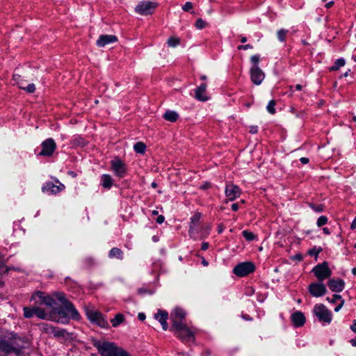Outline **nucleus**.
Returning <instances> with one entry per match:
<instances>
[{
    "mask_svg": "<svg viewBox=\"0 0 356 356\" xmlns=\"http://www.w3.org/2000/svg\"><path fill=\"white\" fill-rule=\"evenodd\" d=\"M165 220V217L162 215H160L156 218V222L159 224H162Z\"/></svg>",
    "mask_w": 356,
    "mask_h": 356,
    "instance_id": "nucleus-49",
    "label": "nucleus"
},
{
    "mask_svg": "<svg viewBox=\"0 0 356 356\" xmlns=\"http://www.w3.org/2000/svg\"><path fill=\"white\" fill-rule=\"evenodd\" d=\"M291 321L295 327H301L305 323V318L302 312L298 311L291 315Z\"/></svg>",
    "mask_w": 356,
    "mask_h": 356,
    "instance_id": "nucleus-22",
    "label": "nucleus"
},
{
    "mask_svg": "<svg viewBox=\"0 0 356 356\" xmlns=\"http://www.w3.org/2000/svg\"><path fill=\"white\" fill-rule=\"evenodd\" d=\"M51 334L56 338L67 339L69 335V333L65 329L54 327Z\"/></svg>",
    "mask_w": 356,
    "mask_h": 356,
    "instance_id": "nucleus-24",
    "label": "nucleus"
},
{
    "mask_svg": "<svg viewBox=\"0 0 356 356\" xmlns=\"http://www.w3.org/2000/svg\"><path fill=\"white\" fill-rule=\"evenodd\" d=\"M88 318L102 328L108 327V323L102 313L97 310L88 309L86 311Z\"/></svg>",
    "mask_w": 356,
    "mask_h": 356,
    "instance_id": "nucleus-7",
    "label": "nucleus"
},
{
    "mask_svg": "<svg viewBox=\"0 0 356 356\" xmlns=\"http://www.w3.org/2000/svg\"><path fill=\"white\" fill-rule=\"evenodd\" d=\"M94 346L101 356H131L127 351L114 342L99 340L94 343Z\"/></svg>",
    "mask_w": 356,
    "mask_h": 356,
    "instance_id": "nucleus-3",
    "label": "nucleus"
},
{
    "mask_svg": "<svg viewBox=\"0 0 356 356\" xmlns=\"http://www.w3.org/2000/svg\"><path fill=\"white\" fill-rule=\"evenodd\" d=\"M138 318L140 321H144L145 319V314L144 313H139Z\"/></svg>",
    "mask_w": 356,
    "mask_h": 356,
    "instance_id": "nucleus-54",
    "label": "nucleus"
},
{
    "mask_svg": "<svg viewBox=\"0 0 356 356\" xmlns=\"http://www.w3.org/2000/svg\"><path fill=\"white\" fill-rule=\"evenodd\" d=\"M193 7V5L191 2L187 1L185 3V4L182 6V10L185 12L189 11L191 9H192Z\"/></svg>",
    "mask_w": 356,
    "mask_h": 356,
    "instance_id": "nucleus-46",
    "label": "nucleus"
},
{
    "mask_svg": "<svg viewBox=\"0 0 356 356\" xmlns=\"http://www.w3.org/2000/svg\"><path fill=\"white\" fill-rule=\"evenodd\" d=\"M117 40V37L113 35H102L97 40V45L99 47H103L108 44L116 42Z\"/></svg>",
    "mask_w": 356,
    "mask_h": 356,
    "instance_id": "nucleus-20",
    "label": "nucleus"
},
{
    "mask_svg": "<svg viewBox=\"0 0 356 356\" xmlns=\"http://www.w3.org/2000/svg\"><path fill=\"white\" fill-rule=\"evenodd\" d=\"M201 217L202 214L199 212H197L191 218L188 233L190 237L193 238L194 240H197V237L196 236V231L197 230L198 224Z\"/></svg>",
    "mask_w": 356,
    "mask_h": 356,
    "instance_id": "nucleus-16",
    "label": "nucleus"
},
{
    "mask_svg": "<svg viewBox=\"0 0 356 356\" xmlns=\"http://www.w3.org/2000/svg\"><path fill=\"white\" fill-rule=\"evenodd\" d=\"M351 330L356 333V320H354L353 322V325L350 326Z\"/></svg>",
    "mask_w": 356,
    "mask_h": 356,
    "instance_id": "nucleus-52",
    "label": "nucleus"
},
{
    "mask_svg": "<svg viewBox=\"0 0 356 356\" xmlns=\"http://www.w3.org/2000/svg\"><path fill=\"white\" fill-rule=\"evenodd\" d=\"M72 144L77 146H84L86 143L84 139L81 136H75L72 140Z\"/></svg>",
    "mask_w": 356,
    "mask_h": 356,
    "instance_id": "nucleus-37",
    "label": "nucleus"
},
{
    "mask_svg": "<svg viewBox=\"0 0 356 356\" xmlns=\"http://www.w3.org/2000/svg\"><path fill=\"white\" fill-rule=\"evenodd\" d=\"M186 312L181 308H175L170 314V318L172 322V328L181 326L184 324L183 320L185 318Z\"/></svg>",
    "mask_w": 356,
    "mask_h": 356,
    "instance_id": "nucleus-15",
    "label": "nucleus"
},
{
    "mask_svg": "<svg viewBox=\"0 0 356 356\" xmlns=\"http://www.w3.org/2000/svg\"><path fill=\"white\" fill-rule=\"evenodd\" d=\"M31 300H33L35 302V305H46L51 309L56 307L55 299L44 292L37 291L33 294Z\"/></svg>",
    "mask_w": 356,
    "mask_h": 356,
    "instance_id": "nucleus-4",
    "label": "nucleus"
},
{
    "mask_svg": "<svg viewBox=\"0 0 356 356\" xmlns=\"http://www.w3.org/2000/svg\"><path fill=\"white\" fill-rule=\"evenodd\" d=\"M207 23L201 18L198 19L195 22V27L197 29H202L206 27Z\"/></svg>",
    "mask_w": 356,
    "mask_h": 356,
    "instance_id": "nucleus-43",
    "label": "nucleus"
},
{
    "mask_svg": "<svg viewBox=\"0 0 356 356\" xmlns=\"http://www.w3.org/2000/svg\"><path fill=\"white\" fill-rule=\"evenodd\" d=\"M124 321V316L122 314H118L115 316V317L111 320L112 323V326L114 327L120 325Z\"/></svg>",
    "mask_w": 356,
    "mask_h": 356,
    "instance_id": "nucleus-29",
    "label": "nucleus"
},
{
    "mask_svg": "<svg viewBox=\"0 0 356 356\" xmlns=\"http://www.w3.org/2000/svg\"><path fill=\"white\" fill-rule=\"evenodd\" d=\"M168 44L170 47H175L180 43V40L177 37H170L167 42Z\"/></svg>",
    "mask_w": 356,
    "mask_h": 356,
    "instance_id": "nucleus-36",
    "label": "nucleus"
},
{
    "mask_svg": "<svg viewBox=\"0 0 356 356\" xmlns=\"http://www.w3.org/2000/svg\"><path fill=\"white\" fill-rule=\"evenodd\" d=\"M163 118L165 120L173 122L178 119L179 115L177 112L174 111H167L163 114Z\"/></svg>",
    "mask_w": 356,
    "mask_h": 356,
    "instance_id": "nucleus-28",
    "label": "nucleus"
},
{
    "mask_svg": "<svg viewBox=\"0 0 356 356\" xmlns=\"http://www.w3.org/2000/svg\"><path fill=\"white\" fill-rule=\"evenodd\" d=\"M309 207L316 213H321L325 209L323 204L315 205L313 203H309Z\"/></svg>",
    "mask_w": 356,
    "mask_h": 356,
    "instance_id": "nucleus-38",
    "label": "nucleus"
},
{
    "mask_svg": "<svg viewBox=\"0 0 356 356\" xmlns=\"http://www.w3.org/2000/svg\"><path fill=\"white\" fill-rule=\"evenodd\" d=\"M346 64V60L344 58H338L337 60H336V61L334 62V64L330 67V71H337L338 70L340 67L344 66Z\"/></svg>",
    "mask_w": 356,
    "mask_h": 356,
    "instance_id": "nucleus-31",
    "label": "nucleus"
},
{
    "mask_svg": "<svg viewBox=\"0 0 356 356\" xmlns=\"http://www.w3.org/2000/svg\"><path fill=\"white\" fill-rule=\"evenodd\" d=\"M19 88L26 90L29 93H33L35 90V86L33 83H29L27 86L19 85Z\"/></svg>",
    "mask_w": 356,
    "mask_h": 356,
    "instance_id": "nucleus-39",
    "label": "nucleus"
},
{
    "mask_svg": "<svg viewBox=\"0 0 356 356\" xmlns=\"http://www.w3.org/2000/svg\"><path fill=\"white\" fill-rule=\"evenodd\" d=\"M24 310V316L26 318H30L35 315V306H33L32 308L25 307L23 309Z\"/></svg>",
    "mask_w": 356,
    "mask_h": 356,
    "instance_id": "nucleus-33",
    "label": "nucleus"
},
{
    "mask_svg": "<svg viewBox=\"0 0 356 356\" xmlns=\"http://www.w3.org/2000/svg\"><path fill=\"white\" fill-rule=\"evenodd\" d=\"M225 193L229 200L233 201L241 195V191L238 186L229 184L226 185Z\"/></svg>",
    "mask_w": 356,
    "mask_h": 356,
    "instance_id": "nucleus-18",
    "label": "nucleus"
},
{
    "mask_svg": "<svg viewBox=\"0 0 356 356\" xmlns=\"http://www.w3.org/2000/svg\"><path fill=\"white\" fill-rule=\"evenodd\" d=\"M252 46L249 44H245V45H240L238 47V49H244V50H247V49H252Z\"/></svg>",
    "mask_w": 356,
    "mask_h": 356,
    "instance_id": "nucleus-47",
    "label": "nucleus"
},
{
    "mask_svg": "<svg viewBox=\"0 0 356 356\" xmlns=\"http://www.w3.org/2000/svg\"><path fill=\"white\" fill-rule=\"evenodd\" d=\"M54 296L61 302L62 307H55L49 314V320L58 323L67 324L70 315L73 320L79 321L81 316L73 304L68 301L65 294L61 292L54 293Z\"/></svg>",
    "mask_w": 356,
    "mask_h": 356,
    "instance_id": "nucleus-1",
    "label": "nucleus"
},
{
    "mask_svg": "<svg viewBox=\"0 0 356 356\" xmlns=\"http://www.w3.org/2000/svg\"><path fill=\"white\" fill-rule=\"evenodd\" d=\"M232 209L234 211H236L238 209V205L237 203H234L232 204Z\"/></svg>",
    "mask_w": 356,
    "mask_h": 356,
    "instance_id": "nucleus-56",
    "label": "nucleus"
},
{
    "mask_svg": "<svg viewBox=\"0 0 356 356\" xmlns=\"http://www.w3.org/2000/svg\"><path fill=\"white\" fill-rule=\"evenodd\" d=\"M300 161L302 164H307L309 162V159L306 157H302L300 159Z\"/></svg>",
    "mask_w": 356,
    "mask_h": 356,
    "instance_id": "nucleus-53",
    "label": "nucleus"
},
{
    "mask_svg": "<svg viewBox=\"0 0 356 356\" xmlns=\"http://www.w3.org/2000/svg\"><path fill=\"white\" fill-rule=\"evenodd\" d=\"M56 181L58 184V185L54 184L51 181L44 183L42 187V191L49 195H56L63 191L65 189V186L59 182L58 179H56Z\"/></svg>",
    "mask_w": 356,
    "mask_h": 356,
    "instance_id": "nucleus-12",
    "label": "nucleus"
},
{
    "mask_svg": "<svg viewBox=\"0 0 356 356\" xmlns=\"http://www.w3.org/2000/svg\"><path fill=\"white\" fill-rule=\"evenodd\" d=\"M326 300H327L328 302H331V303H335V302H337V300H342V299H341V296H339V295H337V294H334V295L332 296V298H330L327 297V298H326Z\"/></svg>",
    "mask_w": 356,
    "mask_h": 356,
    "instance_id": "nucleus-45",
    "label": "nucleus"
},
{
    "mask_svg": "<svg viewBox=\"0 0 356 356\" xmlns=\"http://www.w3.org/2000/svg\"><path fill=\"white\" fill-rule=\"evenodd\" d=\"M295 87L297 90H301L302 88V86L300 84H297Z\"/></svg>",
    "mask_w": 356,
    "mask_h": 356,
    "instance_id": "nucleus-61",
    "label": "nucleus"
},
{
    "mask_svg": "<svg viewBox=\"0 0 356 356\" xmlns=\"http://www.w3.org/2000/svg\"><path fill=\"white\" fill-rule=\"evenodd\" d=\"M207 87V86L206 83H202L195 90V97L197 100L201 102H205L208 100V97L205 93Z\"/></svg>",
    "mask_w": 356,
    "mask_h": 356,
    "instance_id": "nucleus-21",
    "label": "nucleus"
},
{
    "mask_svg": "<svg viewBox=\"0 0 356 356\" xmlns=\"http://www.w3.org/2000/svg\"><path fill=\"white\" fill-rule=\"evenodd\" d=\"M40 305H35V315L40 319L49 320V314H48L43 309L39 307Z\"/></svg>",
    "mask_w": 356,
    "mask_h": 356,
    "instance_id": "nucleus-26",
    "label": "nucleus"
},
{
    "mask_svg": "<svg viewBox=\"0 0 356 356\" xmlns=\"http://www.w3.org/2000/svg\"><path fill=\"white\" fill-rule=\"evenodd\" d=\"M111 165L112 170L116 176L120 178L124 177L127 172V168L124 162L120 159L115 158L111 161Z\"/></svg>",
    "mask_w": 356,
    "mask_h": 356,
    "instance_id": "nucleus-14",
    "label": "nucleus"
},
{
    "mask_svg": "<svg viewBox=\"0 0 356 356\" xmlns=\"http://www.w3.org/2000/svg\"><path fill=\"white\" fill-rule=\"evenodd\" d=\"M246 41H247V38H246L245 37H242V38H241V42L242 43H245Z\"/></svg>",
    "mask_w": 356,
    "mask_h": 356,
    "instance_id": "nucleus-63",
    "label": "nucleus"
},
{
    "mask_svg": "<svg viewBox=\"0 0 356 356\" xmlns=\"http://www.w3.org/2000/svg\"><path fill=\"white\" fill-rule=\"evenodd\" d=\"M134 149L137 153L143 154L145 152L146 146L143 143L138 142L134 145Z\"/></svg>",
    "mask_w": 356,
    "mask_h": 356,
    "instance_id": "nucleus-32",
    "label": "nucleus"
},
{
    "mask_svg": "<svg viewBox=\"0 0 356 356\" xmlns=\"http://www.w3.org/2000/svg\"><path fill=\"white\" fill-rule=\"evenodd\" d=\"M209 245L207 242H203L202 243L201 249L202 250H207L209 248Z\"/></svg>",
    "mask_w": 356,
    "mask_h": 356,
    "instance_id": "nucleus-50",
    "label": "nucleus"
},
{
    "mask_svg": "<svg viewBox=\"0 0 356 356\" xmlns=\"http://www.w3.org/2000/svg\"><path fill=\"white\" fill-rule=\"evenodd\" d=\"M178 337L184 342L193 341L195 339L193 332L185 325H181L172 328Z\"/></svg>",
    "mask_w": 356,
    "mask_h": 356,
    "instance_id": "nucleus-9",
    "label": "nucleus"
},
{
    "mask_svg": "<svg viewBox=\"0 0 356 356\" xmlns=\"http://www.w3.org/2000/svg\"><path fill=\"white\" fill-rule=\"evenodd\" d=\"M13 80L17 84V82H19L21 81V76L19 74H14L13 75Z\"/></svg>",
    "mask_w": 356,
    "mask_h": 356,
    "instance_id": "nucleus-51",
    "label": "nucleus"
},
{
    "mask_svg": "<svg viewBox=\"0 0 356 356\" xmlns=\"http://www.w3.org/2000/svg\"><path fill=\"white\" fill-rule=\"evenodd\" d=\"M275 102L274 100H270L267 106H266V109L268 111V113H270V114H274L275 113Z\"/></svg>",
    "mask_w": 356,
    "mask_h": 356,
    "instance_id": "nucleus-41",
    "label": "nucleus"
},
{
    "mask_svg": "<svg viewBox=\"0 0 356 356\" xmlns=\"http://www.w3.org/2000/svg\"><path fill=\"white\" fill-rule=\"evenodd\" d=\"M251 81L255 85H260L265 78L264 72L259 66L252 67L250 70Z\"/></svg>",
    "mask_w": 356,
    "mask_h": 356,
    "instance_id": "nucleus-17",
    "label": "nucleus"
},
{
    "mask_svg": "<svg viewBox=\"0 0 356 356\" xmlns=\"http://www.w3.org/2000/svg\"><path fill=\"white\" fill-rule=\"evenodd\" d=\"M334 1H330L325 5V7L327 8H330L334 5Z\"/></svg>",
    "mask_w": 356,
    "mask_h": 356,
    "instance_id": "nucleus-55",
    "label": "nucleus"
},
{
    "mask_svg": "<svg viewBox=\"0 0 356 356\" xmlns=\"http://www.w3.org/2000/svg\"><path fill=\"white\" fill-rule=\"evenodd\" d=\"M323 232L326 235L330 234V229L327 227H323Z\"/></svg>",
    "mask_w": 356,
    "mask_h": 356,
    "instance_id": "nucleus-59",
    "label": "nucleus"
},
{
    "mask_svg": "<svg viewBox=\"0 0 356 356\" xmlns=\"http://www.w3.org/2000/svg\"><path fill=\"white\" fill-rule=\"evenodd\" d=\"M202 264L204 266H207L209 265L208 262L205 260V259H202Z\"/></svg>",
    "mask_w": 356,
    "mask_h": 356,
    "instance_id": "nucleus-62",
    "label": "nucleus"
},
{
    "mask_svg": "<svg viewBox=\"0 0 356 356\" xmlns=\"http://www.w3.org/2000/svg\"><path fill=\"white\" fill-rule=\"evenodd\" d=\"M328 218L325 216H321L316 221V225L321 227L327 223Z\"/></svg>",
    "mask_w": 356,
    "mask_h": 356,
    "instance_id": "nucleus-40",
    "label": "nucleus"
},
{
    "mask_svg": "<svg viewBox=\"0 0 356 356\" xmlns=\"http://www.w3.org/2000/svg\"><path fill=\"white\" fill-rule=\"evenodd\" d=\"M288 30L284 29L278 30L277 32L278 40L282 42H284L286 40V35L288 33Z\"/></svg>",
    "mask_w": 356,
    "mask_h": 356,
    "instance_id": "nucleus-35",
    "label": "nucleus"
},
{
    "mask_svg": "<svg viewBox=\"0 0 356 356\" xmlns=\"http://www.w3.org/2000/svg\"><path fill=\"white\" fill-rule=\"evenodd\" d=\"M24 348L22 341L12 332L0 330V354H18Z\"/></svg>",
    "mask_w": 356,
    "mask_h": 356,
    "instance_id": "nucleus-2",
    "label": "nucleus"
},
{
    "mask_svg": "<svg viewBox=\"0 0 356 356\" xmlns=\"http://www.w3.org/2000/svg\"><path fill=\"white\" fill-rule=\"evenodd\" d=\"M102 184L104 188L109 189L113 185V179L111 175L104 174L101 177Z\"/></svg>",
    "mask_w": 356,
    "mask_h": 356,
    "instance_id": "nucleus-25",
    "label": "nucleus"
},
{
    "mask_svg": "<svg viewBox=\"0 0 356 356\" xmlns=\"http://www.w3.org/2000/svg\"><path fill=\"white\" fill-rule=\"evenodd\" d=\"M343 304H344V300H341V302L339 303V305H338L334 308V312H338L341 309V307H343Z\"/></svg>",
    "mask_w": 356,
    "mask_h": 356,
    "instance_id": "nucleus-48",
    "label": "nucleus"
},
{
    "mask_svg": "<svg viewBox=\"0 0 356 356\" xmlns=\"http://www.w3.org/2000/svg\"><path fill=\"white\" fill-rule=\"evenodd\" d=\"M54 327L51 325H49L47 323H42L40 325V330L44 332V333H47V334H51L53 330H54Z\"/></svg>",
    "mask_w": 356,
    "mask_h": 356,
    "instance_id": "nucleus-34",
    "label": "nucleus"
},
{
    "mask_svg": "<svg viewBox=\"0 0 356 356\" xmlns=\"http://www.w3.org/2000/svg\"><path fill=\"white\" fill-rule=\"evenodd\" d=\"M327 285L331 291L338 293L343 290L345 283L341 279H330Z\"/></svg>",
    "mask_w": 356,
    "mask_h": 356,
    "instance_id": "nucleus-19",
    "label": "nucleus"
},
{
    "mask_svg": "<svg viewBox=\"0 0 356 356\" xmlns=\"http://www.w3.org/2000/svg\"><path fill=\"white\" fill-rule=\"evenodd\" d=\"M157 6V3L152 1H141L136 7L135 10L137 13L142 15L152 14Z\"/></svg>",
    "mask_w": 356,
    "mask_h": 356,
    "instance_id": "nucleus-11",
    "label": "nucleus"
},
{
    "mask_svg": "<svg viewBox=\"0 0 356 356\" xmlns=\"http://www.w3.org/2000/svg\"><path fill=\"white\" fill-rule=\"evenodd\" d=\"M242 235L247 241H252L254 238V234L248 230L243 231Z\"/></svg>",
    "mask_w": 356,
    "mask_h": 356,
    "instance_id": "nucleus-42",
    "label": "nucleus"
},
{
    "mask_svg": "<svg viewBox=\"0 0 356 356\" xmlns=\"http://www.w3.org/2000/svg\"><path fill=\"white\" fill-rule=\"evenodd\" d=\"M308 291L310 295L315 298L322 297L326 294L327 290L323 282H312L308 286Z\"/></svg>",
    "mask_w": 356,
    "mask_h": 356,
    "instance_id": "nucleus-10",
    "label": "nucleus"
},
{
    "mask_svg": "<svg viewBox=\"0 0 356 356\" xmlns=\"http://www.w3.org/2000/svg\"><path fill=\"white\" fill-rule=\"evenodd\" d=\"M257 131H258L257 127H252L250 130V131L252 134H256V133H257Z\"/></svg>",
    "mask_w": 356,
    "mask_h": 356,
    "instance_id": "nucleus-58",
    "label": "nucleus"
},
{
    "mask_svg": "<svg viewBox=\"0 0 356 356\" xmlns=\"http://www.w3.org/2000/svg\"><path fill=\"white\" fill-rule=\"evenodd\" d=\"M250 60H251L252 63L253 64L252 67L259 66L258 64L260 60L259 56L254 55V56H251Z\"/></svg>",
    "mask_w": 356,
    "mask_h": 356,
    "instance_id": "nucleus-44",
    "label": "nucleus"
},
{
    "mask_svg": "<svg viewBox=\"0 0 356 356\" xmlns=\"http://www.w3.org/2000/svg\"><path fill=\"white\" fill-rule=\"evenodd\" d=\"M350 228L352 229H355L356 228V217L353 220L351 225H350Z\"/></svg>",
    "mask_w": 356,
    "mask_h": 356,
    "instance_id": "nucleus-57",
    "label": "nucleus"
},
{
    "mask_svg": "<svg viewBox=\"0 0 356 356\" xmlns=\"http://www.w3.org/2000/svg\"><path fill=\"white\" fill-rule=\"evenodd\" d=\"M41 147L42 150L39 153V155L50 156L54 154L56 148V145L52 138H47L42 143Z\"/></svg>",
    "mask_w": 356,
    "mask_h": 356,
    "instance_id": "nucleus-13",
    "label": "nucleus"
},
{
    "mask_svg": "<svg viewBox=\"0 0 356 356\" xmlns=\"http://www.w3.org/2000/svg\"><path fill=\"white\" fill-rule=\"evenodd\" d=\"M312 272L319 282H323L325 280L330 278L332 275V270L329 268L328 263L326 261L314 266Z\"/></svg>",
    "mask_w": 356,
    "mask_h": 356,
    "instance_id": "nucleus-5",
    "label": "nucleus"
},
{
    "mask_svg": "<svg viewBox=\"0 0 356 356\" xmlns=\"http://www.w3.org/2000/svg\"><path fill=\"white\" fill-rule=\"evenodd\" d=\"M352 273L354 275H356V268H353L352 269Z\"/></svg>",
    "mask_w": 356,
    "mask_h": 356,
    "instance_id": "nucleus-64",
    "label": "nucleus"
},
{
    "mask_svg": "<svg viewBox=\"0 0 356 356\" xmlns=\"http://www.w3.org/2000/svg\"><path fill=\"white\" fill-rule=\"evenodd\" d=\"M255 266L252 262H242L237 264L233 269V273L238 277H245L253 273Z\"/></svg>",
    "mask_w": 356,
    "mask_h": 356,
    "instance_id": "nucleus-8",
    "label": "nucleus"
},
{
    "mask_svg": "<svg viewBox=\"0 0 356 356\" xmlns=\"http://www.w3.org/2000/svg\"><path fill=\"white\" fill-rule=\"evenodd\" d=\"M350 343L353 346H356V337L350 340Z\"/></svg>",
    "mask_w": 356,
    "mask_h": 356,
    "instance_id": "nucleus-60",
    "label": "nucleus"
},
{
    "mask_svg": "<svg viewBox=\"0 0 356 356\" xmlns=\"http://www.w3.org/2000/svg\"><path fill=\"white\" fill-rule=\"evenodd\" d=\"M155 318L158 320L162 325L164 330L168 329L167 319L168 317V312L162 310H159L157 314H155Z\"/></svg>",
    "mask_w": 356,
    "mask_h": 356,
    "instance_id": "nucleus-23",
    "label": "nucleus"
},
{
    "mask_svg": "<svg viewBox=\"0 0 356 356\" xmlns=\"http://www.w3.org/2000/svg\"><path fill=\"white\" fill-rule=\"evenodd\" d=\"M313 312L319 321L330 324L332 319V312L323 304H316Z\"/></svg>",
    "mask_w": 356,
    "mask_h": 356,
    "instance_id": "nucleus-6",
    "label": "nucleus"
},
{
    "mask_svg": "<svg viewBox=\"0 0 356 356\" xmlns=\"http://www.w3.org/2000/svg\"><path fill=\"white\" fill-rule=\"evenodd\" d=\"M209 232H210V227H202L200 230V232H197V230L196 231V236L197 237V239H202L205 237H207L209 234Z\"/></svg>",
    "mask_w": 356,
    "mask_h": 356,
    "instance_id": "nucleus-30",
    "label": "nucleus"
},
{
    "mask_svg": "<svg viewBox=\"0 0 356 356\" xmlns=\"http://www.w3.org/2000/svg\"><path fill=\"white\" fill-rule=\"evenodd\" d=\"M110 258H116L122 260L123 259V252L118 248H113L108 253Z\"/></svg>",
    "mask_w": 356,
    "mask_h": 356,
    "instance_id": "nucleus-27",
    "label": "nucleus"
}]
</instances>
